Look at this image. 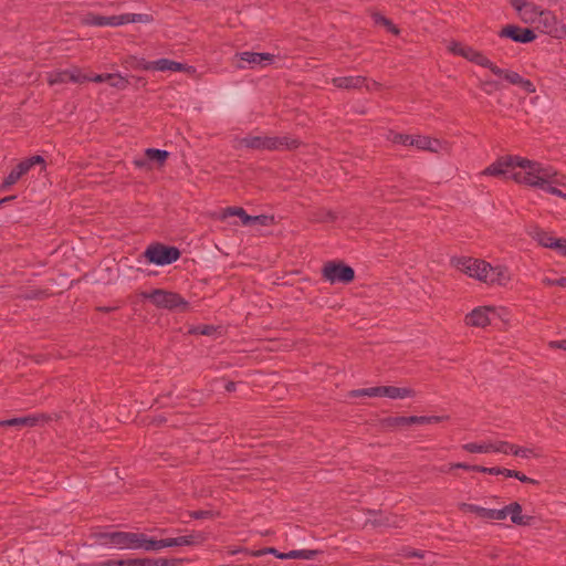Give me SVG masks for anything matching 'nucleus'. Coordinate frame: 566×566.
<instances>
[{
    "label": "nucleus",
    "mask_w": 566,
    "mask_h": 566,
    "mask_svg": "<svg viewBox=\"0 0 566 566\" xmlns=\"http://www.w3.org/2000/svg\"><path fill=\"white\" fill-rule=\"evenodd\" d=\"M474 468H479V465H470V464H467V463H463V462H458V463L449 464V469H463V470H467V471H474V472H476V469H474Z\"/></svg>",
    "instance_id": "603ef678"
},
{
    "label": "nucleus",
    "mask_w": 566,
    "mask_h": 566,
    "mask_svg": "<svg viewBox=\"0 0 566 566\" xmlns=\"http://www.w3.org/2000/svg\"><path fill=\"white\" fill-rule=\"evenodd\" d=\"M459 510L462 512L474 513L475 515L492 521H502L504 520V513L500 510L494 509H485L475 504L470 503H460Z\"/></svg>",
    "instance_id": "a211bd4d"
},
{
    "label": "nucleus",
    "mask_w": 566,
    "mask_h": 566,
    "mask_svg": "<svg viewBox=\"0 0 566 566\" xmlns=\"http://www.w3.org/2000/svg\"><path fill=\"white\" fill-rule=\"evenodd\" d=\"M44 295H45V293L43 291L32 290L30 292L21 294V297H23L25 300H34V298H42Z\"/></svg>",
    "instance_id": "8fccbe9b"
},
{
    "label": "nucleus",
    "mask_w": 566,
    "mask_h": 566,
    "mask_svg": "<svg viewBox=\"0 0 566 566\" xmlns=\"http://www.w3.org/2000/svg\"><path fill=\"white\" fill-rule=\"evenodd\" d=\"M190 516L196 520H203V518L212 517L213 513L211 511L199 510V511L190 512Z\"/></svg>",
    "instance_id": "de8ad7c7"
},
{
    "label": "nucleus",
    "mask_w": 566,
    "mask_h": 566,
    "mask_svg": "<svg viewBox=\"0 0 566 566\" xmlns=\"http://www.w3.org/2000/svg\"><path fill=\"white\" fill-rule=\"evenodd\" d=\"M82 24L92 27H106V17L88 12L81 19Z\"/></svg>",
    "instance_id": "473e14b6"
},
{
    "label": "nucleus",
    "mask_w": 566,
    "mask_h": 566,
    "mask_svg": "<svg viewBox=\"0 0 566 566\" xmlns=\"http://www.w3.org/2000/svg\"><path fill=\"white\" fill-rule=\"evenodd\" d=\"M332 83L335 87L344 90H359L365 86L367 91H374L380 86L376 81H368L365 76L359 75L334 77Z\"/></svg>",
    "instance_id": "2eb2a0df"
},
{
    "label": "nucleus",
    "mask_w": 566,
    "mask_h": 566,
    "mask_svg": "<svg viewBox=\"0 0 566 566\" xmlns=\"http://www.w3.org/2000/svg\"><path fill=\"white\" fill-rule=\"evenodd\" d=\"M174 546H179L178 537H174V538H164V539H163V548H166V547H174Z\"/></svg>",
    "instance_id": "bf43d9fd"
},
{
    "label": "nucleus",
    "mask_w": 566,
    "mask_h": 566,
    "mask_svg": "<svg viewBox=\"0 0 566 566\" xmlns=\"http://www.w3.org/2000/svg\"><path fill=\"white\" fill-rule=\"evenodd\" d=\"M513 455H516V457H522V458H530V457H537L536 453H534V451L530 448H522V447H518L515 444V450H514V454Z\"/></svg>",
    "instance_id": "37998d69"
},
{
    "label": "nucleus",
    "mask_w": 566,
    "mask_h": 566,
    "mask_svg": "<svg viewBox=\"0 0 566 566\" xmlns=\"http://www.w3.org/2000/svg\"><path fill=\"white\" fill-rule=\"evenodd\" d=\"M118 532H102L97 533L96 539L103 546H116Z\"/></svg>",
    "instance_id": "f704fd0d"
},
{
    "label": "nucleus",
    "mask_w": 566,
    "mask_h": 566,
    "mask_svg": "<svg viewBox=\"0 0 566 566\" xmlns=\"http://www.w3.org/2000/svg\"><path fill=\"white\" fill-rule=\"evenodd\" d=\"M449 51L454 55L462 56L470 62H473L482 67L490 70L492 61L489 60L482 52L473 49L472 46L462 44L460 42H451L448 46Z\"/></svg>",
    "instance_id": "9b49d317"
},
{
    "label": "nucleus",
    "mask_w": 566,
    "mask_h": 566,
    "mask_svg": "<svg viewBox=\"0 0 566 566\" xmlns=\"http://www.w3.org/2000/svg\"><path fill=\"white\" fill-rule=\"evenodd\" d=\"M109 85L117 90H125L128 87L129 81L120 74L113 73L112 80L109 81Z\"/></svg>",
    "instance_id": "4c0bfd02"
},
{
    "label": "nucleus",
    "mask_w": 566,
    "mask_h": 566,
    "mask_svg": "<svg viewBox=\"0 0 566 566\" xmlns=\"http://www.w3.org/2000/svg\"><path fill=\"white\" fill-rule=\"evenodd\" d=\"M170 63L171 60L169 59H159L157 61H151V66H154V71L165 72L170 71Z\"/></svg>",
    "instance_id": "a19ab883"
},
{
    "label": "nucleus",
    "mask_w": 566,
    "mask_h": 566,
    "mask_svg": "<svg viewBox=\"0 0 566 566\" xmlns=\"http://www.w3.org/2000/svg\"><path fill=\"white\" fill-rule=\"evenodd\" d=\"M0 427L21 428L20 427V419L19 418H12V419H8V420H2V421H0Z\"/></svg>",
    "instance_id": "4d7b16f0"
},
{
    "label": "nucleus",
    "mask_w": 566,
    "mask_h": 566,
    "mask_svg": "<svg viewBox=\"0 0 566 566\" xmlns=\"http://www.w3.org/2000/svg\"><path fill=\"white\" fill-rule=\"evenodd\" d=\"M139 566H156L155 558H139Z\"/></svg>",
    "instance_id": "e2e57ef3"
},
{
    "label": "nucleus",
    "mask_w": 566,
    "mask_h": 566,
    "mask_svg": "<svg viewBox=\"0 0 566 566\" xmlns=\"http://www.w3.org/2000/svg\"><path fill=\"white\" fill-rule=\"evenodd\" d=\"M504 513V520L510 516L513 524L521 526H528L533 522L532 516L522 514V506L517 502H512L509 505H505L503 509H500Z\"/></svg>",
    "instance_id": "6ab92c4d"
},
{
    "label": "nucleus",
    "mask_w": 566,
    "mask_h": 566,
    "mask_svg": "<svg viewBox=\"0 0 566 566\" xmlns=\"http://www.w3.org/2000/svg\"><path fill=\"white\" fill-rule=\"evenodd\" d=\"M139 542H140V548H143L145 551H159L163 548V539L148 538L143 533H140Z\"/></svg>",
    "instance_id": "72a5a7b5"
},
{
    "label": "nucleus",
    "mask_w": 566,
    "mask_h": 566,
    "mask_svg": "<svg viewBox=\"0 0 566 566\" xmlns=\"http://www.w3.org/2000/svg\"><path fill=\"white\" fill-rule=\"evenodd\" d=\"M237 216L241 219L242 224H252V216H249L245 210L241 207H228L222 211L221 219Z\"/></svg>",
    "instance_id": "393cba45"
},
{
    "label": "nucleus",
    "mask_w": 566,
    "mask_h": 566,
    "mask_svg": "<svg viewBox=\"0 0 566 566\" xmlns=\"http://www.w3.org/2000/svg\"><path fill=\"white\" fill-rule=\"evenodd\" d=\"M532 21H524L525 23L536 24V28L555 39H564L566 36V24L558 20L554 12L549 10L539 9L533 6Z\"/></svg>",
    "instance_id": "20e7f679"
},
{
    "label": "nucleus",
    "mask_w": 566,
    "mask_h": 566,
    "mask_svg": "<svg viewBox=\"0 0 566 566\" xmlns=\"http://www.w3.org/2000/svg\"><path fill=\"white\" fill-rule=\"evenodd\" d=\"M534 239L544 248L555 249V244L558 238L553 237L548 232L543 230H536L534 233Z\"/></svg>",
    "instance_id": "c756f323"
},
{
    "label": "nucleus",
    "mask_w": 566,
    "mask_h": 566,
    "mask_svg": "<svg viewBox=\"0 0 566 566\" xmlns=\"http://www.w3.org/2000/svg\"><path fill=\"white\" fill-rule=\"evenodd\" d=\"M132 66L144 71H154L151 61H146L145 59H134V64H132Z\"/></svg>",
    "instance_id": "79ce46f5"
},
{
    "label": "nucleus",
    "mask_w": 566,
    "mask_h": 566,
    "mask_svg": "<svg viewBox=\"0 0 566 566\" xmlns=\"http://www.w3.org/2000/svg\"><path fill=\"white\" fill-rule=\"evenodd\" d=\"M490 71L494 75H496L499 77H503L509 83H511L513 85H517V86L520 85V83L523 78L517 72L501 69V67L496 66L494 63H492Z\"/></svg>",
    "instance_id": "b1692460"
},
{
    "label": "nucleus",
    "mask_w": 566,
    "mask_h": 566,
    "mask_svg": "<svg viewBox=\"0 0 566 566\" xmlns=\"http://www.w3.org/2000/svg\"><path fill=\"white\" fill-rule=\"evenodd\" d=\"M145 155H146L147 159L155 160V161H158L159 164H163L167 159L169 154L166 150L148 148V149H146Z\"/></svg>",
    "instance_id": "e433bc0d"
},
{
    "label": "nucleus",
    "mask_w": 566,
    "mask_h": 566,
    "mask_svg": "<svg viewBox=\"0 0 566 566\" xmlns=\"http://www.w3.org/2000/svg\"><path fill=\"white\" fill-rule=\"evenodd\" d=\"M500 36L512 39L518 43H528L535 40L536 35L533 30L509 24L500 31Z\"/></svg>",
    "instance_id": "f3484780"
},
{
    "label": "nucleus",
    "mask_w": 566,
    "mask_h": 566,
    "mask_svg": "<svg viewBox=\"0 0 566 566\" xmlns=\"http://www.w3.org/2000/svg\"><path fill=\"white\" fill-rule=\"evenodd\" d=\"M130 22L129 13L118 15V25L128 24Z\"/></svg>",
    "instance_id": "0e129e2a"
},
{
    "label": "nucleus",
    "mask_w": 566,
    "mask_h": 566,
    "mask_svg": "<svg viewBox=\"0 0 566 566\" xmlns=\"http://www.w3.org/2000/svg\"><path fill=\"white\" fill-rule=\"evenodd\" d=\"M514 478L520 480L523 483H531V484H537L538 482L532 478L526 476L524 473L516 471L514 474Z\"/></svg>",
    "instance_id": "5fc2aeb1"
},
{
    "label": "nucleus",
    "mask_w": 566,
    "mask_h": 566,
    "mask_svg": "<svg viewBox=\"0 0 566 566\" xmlns=\"http://www.w3.org/2000/svg\"><path fill=\"white\" fill-rule=\"evenodd\" d=\"M252 223L262 226V227H270L275 223L273 216L268 214H260V216H252Z\"/></svg>",
    "instance_id": "58836bf2"
},
{
    "label": "nucleus",
    "mask_w": 566,
    "mask_h": 566,
    "mask_svg": "<svg viewBox=\"0 0 566 566\" xmlns=\"http://www.w3.org/2000/svg\"><path fill=\"white\" fill-rule=\"evenodd\" d=\"M390 140L395 144H401L405 146H415L420 150H428L431 153H438L441 149V142L438 139H432L428 136L420 135H406L392 133Z\"/></svg>",
    "instance_id": "1a4fd4ad"
},
{
    "label": "nucleus",
    "mask_w": 566,
    "mask_h": 566,
    "mask_svg": "<svg viewBox=\"0 0 566 566\" xmlns=\"http://www.w3.org/2000/svg\"><path fill=\"white\" fill-rule=\"evenodd\" d=\"M512 179L516 184L538 188L566 200V192L559 189V187L566 188V176L551 166L532 160L526 172H514Z\"/></svg>",
    "instance_id": "f257e3e1"
},
{
    "label": "nucleus",
    "mask_w": 566,
    "mask_h": 566,
    "mask_svg": "<svg viewBox=\"0 0 566 566\" xmlns=\"http://www.w3.org/2000/svg\"><path fill=\"white\" fill-rule=\"evenodd\" d=\"M317 552L312 549H295L290 551L289 553L277 554L276 557L281 559L287 558H301V559H313L316 556Z\"/></svg>",
    "instance_id": "c85d7f7f"
},
{
    "label": "nucleus",
    "mask_w": 566,
    "mask_h": 566,
    "mask_svg": "<svg viewBox=\"0 0 566 566\" xmlns=\"http://www.w3.org/2000/svg\"><path fill=\"white\" fill-rule=\"evenodd\" d=\"M154 18L151 14L140 13L137 23H151Z\"/></svg>",
    "instance_id": "680f3d73"
},
{
    "label": "nucleus",
    "mask_w": 566,
    "mask_h": 566,
    "mask_svg": "<svg viewBox=\"0 0 566 566\" xmlns=\"http://www.w3.org/2000/svg\"><path fill=\"white\" fill-rule=\"evenodd\" d=\"M496 315L493 306H478L464 316V324L470 327L484 328L489 326Z\"/></svg>",
    "instance_id": "f8f14e48"
},
{
    "label": "nucleus",
    "mask_w": 566,
    "mask_h": 566,
    "mask_svg": "<svg viewBox=\"0 0 566 566\" xmlns=\"http://www.w3.org/2000/svg\"><path fill=\"white\" fill-rule=\"evenodd\" d=\"M554 250H556L563 256H566V239L558 238Z\"/></svg>",
    "instance_id": "864d4df0"
},
{
    "label": "nucleus",
    "mask_w": 566,
    "mask_h": 566,
    "mask_svg": "<svg viewBox=\"0 0 566 566\" xmlns=\"http://www.w3.org/2000/svg\"><path fill=\"white\" fill-rule=\"evenodd\" d=\"M144 297L149 300L155 306L167 310H175L178 307L186 308L188 303L179 294L175 292L165 291L161 289L153 290L145 293Z\"/></svg>",
    "instance_id": "423d86ee"
},
{
    "label": "nucleus",
    "mask_w": 566,
    "mask_h": 566,
    "mask_svg": "<svg viewBox=\"0 0 566 566\" xmlns=\"http://www.w3.org/2000/svg\"><path fill=\"white\" fill-rule=\"evenodd\" d=\"M481 87L486 94H492L493 91L499 90V84L495 81H483Z\"/></svg>",
    "instance_id": "a18cd8bd"
},
{
    "label": "nucleus",
    "mask_w": 566,
    "mask_h": 566,
    "mask_svg": "<svg viewBox=\"0 0 566 566\" xmlns=\"http://www.w3.org/2000/svg\"><path fill=\"white\" fill-rule=\"evenodd\" d=\"M92 566H124V559H107L93 564Z\"/></svg>",
    "instance_id": "3c124183"
},
{
    "label": "nucleus",
    "mask_w": 566,
    "mask_h": 566,
    "mask_svg": "<svg viewBox=\"0 0 566 566\" xmlns=\"http://www.w3.org/2000/svg\"><path fill=\"white\" fill-rule=\"evenodd\" d=\"M510 2L523 21H532L534 3L528 2L527 0H510Z\"/></svg>",
    "instance_id": "5701e85b"
},
{
    "label": "nucleus",
    "mask_w": 566,
    "mask_h": 566,
    "mask_svg": "<svg viewBox=\"0 0 566 566\" xmlns=\"http://www.w3.org/2000/svg\"><path fill=\"white\" fill-rule=\"evenodd\" d=\"M264 554H273V555L276 556L280 553L275 548H273V547L265 548V549H260V551H254V552L250 553L251 556H262Z\"/></svg>",
    "instance_id": "13d9d810"
},
{
    "label": "nucleus",
    "mask_w": 566,
    "mask_h": 566,
    "mask_svg": "<svg viewBox=\"0 0 566 566\" xmlns=\"http://www.w3.org/2000/svg\"><path fill=\"white\" fill-rule=\"evenodd\" d=\"M206 541V535L202 532H192L188 535L179 536V546H197Z\"/></svg>",
    "instance_id": "bb28decb"
},
{
    "label": "nucleus",
    "mask_w": 566,
    "mask_h": 566,
    "mask_svg": "<svg viewBox=\"0 0 566 566\" xmlns=\"http://www.w3.org/2000/svg\"><path fill=\"white\" fill-rule=\"evenodd\" d=\"M241 147L255 150H291L301 143L296 138L285 136H247L239 140Z\"/></svg>",
    "instance_id": "f03ea898"
},
{
    "label": "nucleus",
    "mask_w": 566,
    "mask_h": 566,
    "mask_svg": "<svg viewBox=\"0 0 566 566\" xmlns=\"http://www.w3.org/2000/svg\"><path fill=\"white\" fill-rule=\"evenodd\" d=\"M384 397H388L390 399H405L412 398L416 396V391L411 388L407 387H395V386H384L382 390Z\"/></svg>",
    "instance_id": "412c9836"
},
{
    "label": "nucleus",
    "mask_w": 566,
    "mask_h": 566,
    "mask_svg": "<svg viewBox=\"0 0 566 566\" xmlns=\"http://www.w3.org/2000/svg\"><path fill=\"white\" fill-rule=\"evenodd\" d=\"M474 279L486 284L506 285L511 281V273L504 265L492 266L484 260L476 261Z\"/></svg>",
    "instance_id": "39448f33"
},
{
    "label": "nucleus",
    "mask_w": 566,
    "mask_h": 566,
    "mask_svg": "<svg viewBox=\"0 0 566 566\" xmlns=\"http://www.w3.org/2000/svg\"><path fill=\"white\" fill-rule=\"evenodd\" d=\"M462 449L470 453H490L492 452V442H470L463 444Z\"/></svg>",
    "instance_id": "2f4dec72"
},
{
    "label": "nucleus",
    "mask_w": 566,
    "mask_h": 566,
    "mask_svg": "<svg viewBox=\"0 0 566 566\" xmlns=\"http://www.w3.org/2000/svg\"><path fill=\"white\" fill-rule=\"evenodd\" d=\"M449 419L448 416H409L389 417L385 420L387 426L403 427L411 424H432Z\"/></svg>",
    "instance_id": "4468645a"
},
{
    "label": "nucleus",
    "mask_w": 566,
    "mask_h": 566,
    "mask_svg": "<svg viewBox=\"0 0 566 566\" xmlns=\"http://www.w3.org/2000/svg\"><path fill=\"white\" fill-rule=\"evenodd\" d=\"M86 78L87 75L77 66H73L69 70L53 71L48 74V83L51 86L65 83H84Z\"/></svg>",
    "instance_id": "ddd939ff"
},
{
    "label": "nucleus",
    "mask_w": 566,
    "mask_h": 566,
    "mask_svg": "<svg viewBox=\"0 0 566 566\" xmlns=\"http://www.w3.org/2000/svg\"><path fill=\"white\" fill-rule=\"evenodd\" d=\"M476 261L478 259L462 256L452 259L451 263L461 272L465 273L471 277H474V273L476 272Z\"/></svg>",
    "instance_id": "4be33fe9"
},
{
    "label": "nucleus",
    "mask_w": 566,
    "mask_h": 566,
    "mask_svg": "<svg viewBox=\"0 0 566 566\" xmlns=\"http://www.w3.org/2000/svg\"><path fill=\"white\" fill-rule=\"evenodd\" d=\"M106 25L118 27V15L106 17Z\"/></svg>",
    "instance_id": "69168bd1"
},
{
    "label": "nucleus",
    "mask_w": 566,
    "mask_h": 566,
    "mask_svg": "<svg viewBox=\"0 0 566 566\" xmlns=\"http://www.w3.org/2000/svg\"><path fill=\"white\" fill-rule=\"evenodd\" d=\"M124 566H139V558L124 559Z\"/></svg>",
    "instance_id": "338daca9"
},
{
    "label": "nucleus",
    "mask_w": 566,
    "mask_h": 566,
    "mask_svg": "<svg viewBox=\"0 0 566 566\" xmlns=\"http://www.w3.org/2000/svg\"><path fill=\"white\" fill-rule=\"evenodd\" d=\"M112 75H113V73L97 74V75H94V76H88L87 75L86 82L87 81H92V82H95V83L107 82L109 84V81L112 80Z\"/></svg>",
    "instance_id": "c03bdc74"
},
{
    "label": "nucleus",
    "mask_w": 566,
    "mask_h": 566,
    "mask_svg": "<svg viewBox=\"0 0 566 566\" xmlns=\"http://www.w3.org/2000/svg\"><path fill=\"white\" fill-rule=\"evenodd\" d=\"M524 92L531 94V93H534L536 91V87L534 85V83L527 78H522L520 85H518Z\"/></svg>",
    "instance_id": "49530a36"
},
{
    "label": "nucleus",
    "mask_w": 566,
    "mask_h": 566,
    "mask_svg": "<svg viewBox=\"0 0 566 566\" xmlns=\"http://www.w3.org/2000/svg\"><path fill=\"white\" fill-rule=\"evenodd\" d=\"M235 59L239 62L235 64L237 69H244L243 62L248 63L251 67L260 66L264 67L274 62L275 56L270 53H255V52H241L235 54Z\"/></svg>",
    "instance_id": "dca6fc26"
},
{
    "label": "nucleus",
    "mask_w": 566,
    "mask_h": 566,
    "mask_svg": "<svg viewBox=\"0 0 566 566\" xmlns=\"http://www.w3.org/2000/svg\"><path fill=\"white\" fill-rule=\"evenodd\" d=\"M515 444L506 441L492 442V452H499L503 454H514Z\"/></svg>",
    "instance_id": "c9c22d12"
},
{
    "label": "nucleus",
    "mask_w": 566,
    "mask_h": 566,
    "mask_svg": "<svg viewBox=\"0 0 566 566\" xmlns=\"http://www.w3.org/2000/svg\"><path fill=\"white\" fill-rule=\"evenodd\" d=\"M475 469H476V472L488 473V474H492V475H499L502 472V468H499V467L486 468V467L479 465V468H475Z\"/></svg>",
    "instance_id": "09e8293b"
},
{
    "label": "nucleus",
    "mask_w": 566,
    "mask_h": 566,
    "mask_svg": "<svg viewBox=\"0 0 566 566\" xmlns=\"http://www.w3.org/2000/svg\"><path fill=\"white\" fill-rule=\"evenodd\" d=\"M20 427H35L45 423L51 420V417L46 413H34L25 417H19Z\"/></svg>",
    "instance_id": "a878e982"
},
{
    "label": "nucleus",
    "mask_w": 566,
    "mask_h": 566,
    "mask_svg": "<svg viewBox=\"0 0 566 566\" xmlns=\"http://www.w3.org/2000/svg\"><path fill=\"white\" fill-rule=\"evenodd\" d=\"M532 160L520 156H502L481 171L482 176L507 177L512 179L514 172H526Z\"/></svg>",
    "instance_id": "7ed1b4c3"
},
{
    "label": "nucleus",
    "mask_w": 566,
    "mask_h": 566,
    "mask_svg": "<svg viewBox=\"0 0 566 566\" xmlns=\"http://www.w3.org/2000/svg\"><path fill=\"white\" fill-rule=\"evenodd\" d=\"M370 15H371L375 24L386 28L388 32H390L395 35H398L400 33V30L398 29V27H396L391 20L384 17L381 13L373 11Z\"/></svg>",
    "instance_id": "cd10ccee"
},
{
    "label": "nucleus",
    "mask_w": 566,
    "mask_h": 566,
    "mask_svg": "<svg viewBox=\"0 0 566 566\" xmlns=\"http://www.w3.org/2000/svg\"><path fill=\"white\" fill-rule=\"evenodd\" d=\"M322 276L331 284H348L355 279V271L342 262H327L322 269Z\"/></svg>",
    "instance_id": "0eeeda50"
},
{
    "label": "nucleus",
    "mask_w": 566,
    "mask_h": 566,
    "mask_svg": "<svg viewBox=\"0 0 566 566\" xmlns=\"http://www.w3.org/2000/svg\"><path fill=\"white\" fill-rule=\"evenodd\" d=\"M139 537H140V533L118 531L117 542H116L115 547L118 549H139L140 548Z\"/></svg>",
    "instance_id": "aec40b11"
},
{
    "label": "nucleus",
    "mask_w": 566,
    "mask_h": 566,
    "mask_svg": "<svg viewBox=\"0 0 566 566\" xmlns=\"http://www.w3.org/2000/svg\"><path fill=\"white\" fill-rule=\"evenodd\" d=\"M401 555L406 558L418 557L421 558L422 554L419 551L412 548H403Z\"/></svg>",
    "instance_id": "6e6d98bb"
},
{
    "label": "nucleus",
    "mask_w": 566,
    "mask_h": 566,
    "mask_svg": "<svg viewBox=\"0 0 566 566\" xmlns=\"http://www.w3.org/2000/svg\"><path fill=\"white\" fill-rule=\"evenodd\" d=\"M35 165H42L43 168H45V160L42 156L35 155L30 158H27L22 161H20L11 171L10 174L4 178L3 182L1 184V189L7 190L11 186L18 182V180L29 172V170L35 166Z\"/></svg>",
    "instance_id": "9d476101"
},
{
    "label": "nucleus",
    "mask_w": 566,
    "mask_h": 566,
    "mask_svg": "<svg viewBox=\"0 0 566 566\" xmlns=\"http://www.w3.org/2000/svg\"><path fill=\"white\" fill-rule=\"evenodd\" d=\"M148 262L157 265L171 264L180 258V251L175 247H166L160 243L150 244L144 252Z\"/></svg>",
    "instance_id": "6e6552de"
},
{
    "label": "nucleus",
    "mask_w": 566,
    "mask_h": 566,
    "mask_svg": "<svg viewBox=\"0 0 566 566\" xmlns=\"http://www.w3.org/2000/svg\"><path fill=\"white\" fill-rule=\"evenodd\" d=\"M382 390H384V386H377V387L352 390V391H349L348 395L352 398H356V397H360V396L384 397Z\"/></svg>",
    "instance_id": "7c9ffc66"
},
{
    "label": "nucleus",
    "mask_w": 566,
    "mask_h": 566,
    "mask_svg": "<svg viewBox=\"0 0 566 566\" xmlns=\"http://www.w3.org/2000/svg\"><path fill=\"white\" fill-rule=\"evenodd\" d=\"M170 66H171L170 71H172V72H186L189 74L196 73V69L193 66L186 65V64L172 61V60H171Z\"/></svg>",
    "instance_id": "ea45409f"
},
{
    "label": "nucleus",
    "mask_w": 566,
    "mask_h": 566,
    "mask_svg": "<svg viewBox=\"0 0 566 566\" xmlns=\"http://www.w3.org/2000/svg\"><path fill=\"white\" fill-rule=\"evenodd\" d=\"M197 332L201 335H211L214 332V327L210 325H205L202 327H198Z\"/></svg>",
    "instance_id": "052dcab7"
},
{
    "label": "nucleus",
    "mask_w": 566,
    "mask_h": 566,
    "mask_svg": "<svg viewBox=\"0 0 566 566\" xmlns=\"http://www.w3.org/2000/svg\"><path fill=\"white\" fill-rule=\"evenodd\" d=\"M156 566H169L170 562L166 558H155Z\"/></svg>",
    "instance_id": "774afa93"
}]
</instances>
